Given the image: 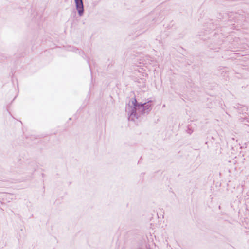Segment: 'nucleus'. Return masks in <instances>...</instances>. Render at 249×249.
I'll use <instances>...</instances> for the list:
<instances>
[{"instance_id":"nucleus-1","label":"nucleus","mask_w":249,"mask_h":249,"mask_svg":"<svg viewBox=\"0 0 249 249\" xmlns=\"http://www.w3.org/2000/svg\"><path fill=\"white\" fill-rule=\"evenodd\" d=\"M76 3V8L79 15H81L84 11L82 0H74Z\"/></svg>"}]
</instances>
